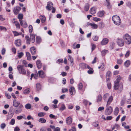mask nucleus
<instances>
[{"label": "nucleus", "mask_w": 131, "mask_h": 131, "mask_svg": "<svg viewBox=\"0 0 131 131\" xmlns=\"http://www.w3.org/2000/svg\"><path fill=\"white\" fill-rule=\"evenodd\" d=\"M49 117L50 118H53L55 119H56L57 118V117L56 116L53 115L52 114H50L49 115Z\"/></svg>", "instance_id": "obj_53"}, {"label": "nucleus", "mask_w": 131, "mask_h": 131, "mask_svg": "<svg viewBox=\"0 0 131 131\" xmlns=\"http://www.w3.org/2000/svg\"><path fill=\"white\" fill-rule=\"evenodd\" d=\"M69 25L70 27L72 28L74 27L75 26V24L73 23L72 22H70L69 24Z\"/></svg>", "instance_id": "obj_63"}, {"label": "nucleus", "mask_w": 131, "mask_h": 131, "mask_svg": "<svg viewBox=\"0 0 131 131\" xmlns=\"http://www.w3.org/2000/svg\"><path fill=\"white\" fill-rule=\"evenodd\" d=\"M40 18L42 23H43L45 21L46 18L43 15H41L40 16Z\"/></svg>", "instance_id": "obj_26"}, {"label": "nucleus", "mask_w": 131, "mask_h": 131, "mask_svg": "<svg viewBox=\"0 0 131 131\" xmlns=\"http://www.w3.org/2000/svg\"><path fill=\"white\" fill-rule=\"evenodd\" d=\"M30 50L32 54L33 55L35 54L36 52V49L34 47H32L30 48Z\"/></svg>", "instance_id": "obj_24"}, {"label": "nucleus", "mask_w": 131, "mask_h": 131, "mask_svg": "<svg viewBox=\"0 0 131 131\" xmlns=\"http://www.w3.org/2000/svg\"><path fill=\"white\" fill-rule=\"evenodd\" d=\"M36 42L38 44H39L41 42V40L40 37H36Z\"/></svg>", "instance_id": "obj_32"}, {"label": "nucleus", "mask_w": 131, "mask_h": 131, "mask_svg": "<svg viewBox=\"0 0 131 131\" xmlns=\"http://www.w3.org/2000/svg\"><path fill=\"white\" fill-rule=\"evenodd\" d=\"M68 60L69 61H70L71 62L70 65L72 67L73 65V59L72 57L70 56H69V58Z\"/></svg>", "instance_id": "obj_25"}, {"label": "nucleus", "mask_w": 131, "mask_h": 131, "mask_svg": "<svg viewBox=\"0 0 131 131\" xmlns=\"http://www.w3.org/2000/svg\"><path fill=\"white\" fill-rule=\"evenodd\" d=\"M83 87V85L82 84L80 83L78 85V88L79 89L81 90Z\"/></svg>", "instance_id": "obj_51"}, {"label": "nucleus", "mask_w": 131, "mask_h": 131, "mask_svg": "<svg viewBox=\"0 0 131 131\" xmlns=\"http://www.w3.org/2000/svg\"><path fill=\"white\" fill-rule=\"evenodd\" d=\"M5 51H6L5 49L4 48H3L1 50L2 54V55H4L5 54Z\"/></svg>", "instance_id": "obj_64"}, {"label": "nucleus", "mask_w": 131, "mask_h": 131, "mask_svg": "<svg viewBox=\"0 0 131 131\" xmlns=\"http://www.w3.org/2000/svg\"><path fill=\"white\" fill-rule=\"evenodd\" d=\"M108 42V39L107 38H104L101 42V44L102 45H106Z\"/></svg>", "instance_id": "obj_11"}, {"label": "nucleus", "mask_w": 131, "mask_h": 131, "mask_svg": "<svg viewBox=\"0 0 131 131\" xmlns=\"http://www.w3.org/2000/svg\"><path fill=\"white\" fill-rule=\"evenodd\" d=\"M36 64L38 68L39 69L41 68V63L40 62V61L39 60H38L36 62Z\"/></svg>", "instance_id": "obj_22"}, {"label": "nucleus", "mask_w": 131, "mask_h": 131, "mask_svg": "<svg viewBox=\"0 0 131 131\" xmlns=\"http://www.w3.org/2000/svg\"><path fill=\"white\" fill-rule=\"evenodd\" d=\"M38 121L42 123H44L46 122V120L44 118H40L38 119Z\"/></svg>", "instance_id": "obj_33"}, {"label": "nucleus", "mask_w": 131, "mask_h": 131, "mask_svg": "<svg viewBox=\"0 0 131 131\" xmlns=\"http://www.w3.org/2000/svg\"><path fill=\"white\" fill-rule=\"evenodd\" d=\"M92 39L93 40L96 41L98 40L99 37L97 36H94L93 37Z\"/></svg>", "instance_id": "obj_49"}, {"label": "nucleus", "mask_w": 131, "mask_h": 131, "mask_svg": "<svg viewBox=\"0 0 131 131\" xmlns=\"http://www.w3.org/2000/svg\"><path fill=\"white\" fill-rule=\"evenodd\" d=\"M126 5L129 8H131V3L130 2H127L126 3Z\"/></svg>", "instance_id": "obj_59"}, {"label": "nucleus", "mask_w": 131, "mask_h": 131, "mask_svg": "<svg viewBox=\"0 0 131 131\" xmlns=\"http://www.w3.org/2000/svg\"><path fill=\"white\" fill-rule=\"evenodd\" d=\"M66 123L70 125L71 124L72 122V119L70 116H69L66 119Z\"/></svg>", "instance_id": "obj_13"}, {"label": "nucleus", "mask_w": 131, "mask_h": 131, "mask_svg": "<svg viewBox=\"0 0 131 131\" xmlns=\"http://www.w3.org/2000/svg\"><path fill=\"white\" fill-rule=\"evenodd\" d=\"M38 73L39 77L42 78H44L45 76V74L42 70L39 71Z\"/></svg>", "instance_id": "obj_15"}, {"label": "nucleus", "mask_w": 131, "mask_h": 131, "mask_svg": "<svg viewBox=\"0 0 131 131\" xmlns=\"http://www.w3.org/2000/svg\"><path fill=\"white\" fill-rule=\"evenodd\" d=\"M121 77L119 76H117L116 80L114 81V89L115 90L118 89L119 91H122L123 89V86L122 84H119V83L120 81Z\"/></svg>", "instance_id": "obj_1"}, {"label": "nucleus", "mask_w": 131, "mask_h": 131, "mask_svg": "<svg viewBox=\"0 0 131 131\" xmlns=\"http://www.w3.org/2000/svg\"><path fill=\"white\" fill-rule=\"evenodd\" d=\"M90 12L92 14H94L96 13V9L95 7H92L90 10Z\"/></svg>", "instance_id": "obj_23"}, {"label": "nucleus", "mask_w": 131, "mask_h": 131, "mask_svg": "<svg viewBox=\"0 0 131 131\" xmlns=\"http://www.w3.org/2000/svg\"><path fill=\"white\" fill-rule=\"evenodd\" d=\"M15 120L14 119H12L10 121V124L12 125H13L15 123Z\"/></svg>", "instance_id": "obj_52"}, {"label": "nucleus", "mask_w": 131, "mask_h": 131, "mask_svg": "<svg viewBox=\"0 0 131 131\" xmlns=\"http://www.w3.org/2000/svg\"><path fill=\"white\" fill-rule=\"evenodd\" d=\"M21 9V8L20 7L16 6L13 8V11L15 14L17 15L18 14Z\"/></svg>", "instance_id": "obj_8"}, {"label": "nucleus", "mask_w": 131, "mask_h": 131, "mask_svg": "<svg viewBox=\"0 0 131 131\" xmlns=\"http://www.w3.org/2000/svg\"><path fill=\"white\" fill-rule=\"evenodd\" d=\"M26 54L27 59L28 60H30L31 59V56L30 53L28 52H27Z\"/></svg>", "instance_id": "obj_28"}, {"label": "nucleus", "mask_w": 131, "mask_h": 131, "mask_svg": "<svg viewBox=\"0 0 131 131\" xmlns=\"http://www.w3.org/2000/svg\"><path fill=\"white\" fill-rule=\"evenodd\" d=\"M15 43L16 46L19 47L21 45V41L20 39H18L15 41Z\"/></svg>", "instance_id": "obj_16"}, {"label": "nucleus", "mask_w": 131, "mask_h": 131, "mask_svg": "<svg viewBox=\"0 0 131 131\" xmlns=\"http://www.w3.org/2000/svg\"><path fill=\"white\" fill-rule=\"evenodd\" d=\"M17 69L19 73L23 75H25L26 71L23 66L21 65H18L17 67Z\"/></svg>", "instance_id": "obj_5"}, {"label": "nucleus", "mask_w": 131, "mask_h": 131, "mask_svg": "<svg viewBox=\"0 0 131 131\" xmlns=\"http://www.w3.org/2000/svg\"><path fill=\"white\" fill-rule=\"evenodd\" d=\"M68 91V90L67 88H63L62 89V91L63 93H64L65 92H67Z\"/></svg>", "instance_id": "obj_62"}, {"label": "nucleus", "mask_w": 131, "mask_h": 131, "mask_svg": "<svg viewBox=\"0 0 131 131\" xmlns=\"http://www.w3.org/2000/svg\"><path fill=\"white\" fill-rule=\"evenodd\" d=\"M53 5L51 2H48L47 3V6L46 7V9L49 11L53 7Z\"/></svg>", "instance_id": "obj_9"}, {"label": "nucleus", "mask_w": 131, "mask_h": 131, "mask_svg": "<svg viewBox=\"0 0 131 131\" xmlns=\"http://www.w3.org/2000/svg\"><path fill=\"white\" fill-rule=\"evenodd\" d=\"M93 70L92 69L89 70L88 71V73L90 74H92L93 73Z\"/></svg>", "instance_id": "obj_61"}, {"label": "nucleus", "mask_w": 131, "mask_h": 131, "mask_svg": "<svg viewBox=\"0 0 131 131\" xmlns=\"http://www.w3.org/2000/svg\"><path fill=\"white\" fill-rule=\"evenodd\" d=\"M23 106L22 104L19 106L15 107L14 109V112L15 114H17L20 113L23 110Z\"/></svg>", "instance_id": "obj_6"}, {"label": "nucleus", "mask_w": 131, "mask_h": 131, "mask_svg": "<svg viewBox=\"0 0 131 131\" xmlns=\"http://www.w3.org/2000/svg\"><path fill=\"white\" fill-rule=\"evenodd\" d=\"M91 45L92 47L91 49L92 51L94 50L96 48V46L93 43H91Z\"/></svg>", "instance_id": "obj_48"}, {"label": "nucleus", "mask_w": 131, "mask_h": 131, "mask_svg": "<svg viewBox=\"0 0 131 131\" xmlns=\"http://www.w3.org/2000/svg\"><path fill=\"white\" fill-rule=\"evenodd\" d=\"M66 107L65 106L64 104H62L61 105V106L59 109V110L62 112L63 110L66 109Z\"/></svg>", "instance_id": "obj_35"}, {"label": "nucleus", "mask_w": 131, "mask_h": 131, "mask_svg": "<svg viewBox=\"0 0 131 131\" xmlns=\"http://www.w3.org/2000/svg\"><path fill=\"white\" fill-rule=\"evenodd\" d=\"M24 55V53L23 52H20L18 53V57L19 58H21Z\"/></svg>", "instance_id": "obj_44"}, {"label": "nucleus", "mask_w": 131, "mask_h": 131, "mask_svg": "<svg viewBox=\"0 0 131 131\" xmlns=\"http://www.w3.org/2000/svg\"><path fill=\"white\" fill-rule=\"evenodd\" d=\"M91 27L92 28L94 29H96L97 28L98 26V25L94 23H92Z\"/></svg>", "instance_id": "obj_36"}, {"label": "nucleus", "mask_w": 131, "mask_h": 131, "mask_svg": "<svg viewBox=\"0 0 131 131\" xmlns=\"http://www.w3.org/2000/svg\"><path fill=\"white\" fill-rule=\"evenodd\" d=\"M99 25L100 27L102 28H103L104 26V24L103 22H101L99 23Z\"/></svg>", "instance_id": "obj_60"}, {"label": "nucleus", "mask_w": 131, "mask_h": 131, "mask_svg": "<svg viewBox=\"0 0 131 131\" xmlns=\"http://www.w3.org/2000/svg\"><path fill=\"white\" fill-rule=\"evenodd\" d=\"M104 10L99 11L97 13V16L99 17H102L104 15Z\"/></svg>", "instance_id": "obj_17"}, {"label": "nucleus", "mask_w": 131, "mask_h": 131, "mask_svg": "<svg viewBox=\"0 0 131 131\" xmlns=\"http://www.w3.org/2000/svg\"><path fill=\"white\" fill-rule=\"evenodd\" d=\"M45 114L43 112H40L38 114V116L39 117H42L44 116Z\"/></svg>", "instance_id": "obj_47"}, {"label": "nucleus", "mask_w": 131, "mask_h": 131, "mask_svg": "<svg viewBox=\"0 0 131 131\" xmlns=\"http://www.w3.org/2000/svg\"><path fill=\"white\" fill-rule=\"evenodd\" d=\"M14 23L15 24L16 28H20V26L19 24L17 21H15L14 22Z\"/></svg>", "instance_id": "obj_37"}, {"label": "nucleus", "mask_w": 131, "mask_h": 131, "mask_svg": "<svg viewBox=\"0 0 131 131\" xmlns=\"http://www.w3.org/2000/svg\"><path fill=\"white\" fill-rule=\"evenodd\" d=\"M102 99V98L101 96L100 95H99L97 97V101L99 102L101 101Z\"/></svg>", "instance_id": "obj_43"}, {"label": "nucleus", "mask_w": 131, "mask_h": 131, "mask_svg": "<svg viewBox=\"0 0 131 131\" xmlns=\"http://www.w3.org/2000/svg\"><path fill=\"white\" fill-rule=\"evenodd\" d=\"M31 107V105L29 103L26 104L25 106V107L27 109H30Z\"/></svg>", "instance_id": "obj_38"}, {"label": "nucleus", "mask_w": 131, "mask_h": 131, "mask_svg": "<svg viewBox=\"0 0 131 131\" xmlns=\"http://www.w3.org/2000/svg\"><path fill=\"white\" fill-rule=\"evenodd\" d=\"M114 23L117 25H119L121 23V20L119 17L116 15L113 16L112 18Z\"/></svg>", "instance_id": "obj_3"}, {"label": "nucleus", "mask_w": 131, "mask_h": 131, "mask_svg": "<svg viewBox=\"0 0 131 131\" xmlns=\"http://www.w3.org/2000/svg\"><path fill=\"white\" fill-rule=\"evenodd\" d=\"M29 30L30 33L32 32L33 30L32 27L31 25H30L29 26Z\"/></svg>", "instance_id": "obj_55"}, {"label": "nucleus", "mask_w": 131, "mask_h": 131, "mask_svg": "<svg viewBox=\"0 0 131 131\" xmlns=\"http://www.w3.org/2000/svg\"><path fill=\"white\" fill-rule=\"evenodd\" d=\"M23 26L24 28H26L27 26V25L26 21H23V24L22 25H21Z\"/></svg>", "instance_id": "obj_41"}, {"label": "nucleus", "mask_w": 131, "mask_h": 131, "mask_svg": "<svg viewBox=\"0 0 131 131\" xmlns=\"http://www.w3.org/2000/svg\"><path fill=\"white\" fill-rule=\"evenodd\" d=\"M108 52V51L106 50H103L102 51L101 53L103 56H105L106 53Z\"/></svg>", "instance_id": "obj_34"}, {"label": "nucleus", "mask_w": 131, "mask_h": 131, "mask_svg": "<svg viewBox=\"0 0 131 131\" xmlns=\"http://www.w3.org/2000/svg\"><path fill=\"white\" fill-rule=\"evenodd\" d=\"M118 45L120 46H123L124 44V42L122 39L118 38L117 42Z\"/></svg>", "instance_id": "obj_10"}, {"label": "nucleus", "mask_w": 131, "mask_h": 131, "mask_svg": "<svg viewBox=\"0 0 131 131\" xmlns=\"http://www.w3.org/2000/svg\"><path fill=\"white\" fill-rule=\"evenodd\" d=\"M6 126L5 123H2L1 125V127L2 129H3Z\"/></svg>", "instance_id": "obj_56"}, {"label": "nucleus", "mask_w": 131, "mask_h": 131, "mask_svg": "<svg viewBox=\"0 0 131 131\" xmlns=\"http://www.w3.org/2000/svg\"><path fill=\"white\" fill-rule=\"evenodd\" d=\"M86 66H87V64L85 63H80L79 65V69L81 68L83 69H86Z\"/></svg>", "instance_id": "obj_18"}, {"label": "nucleus", "mask_w": 131, "mask_h": 131, "mask_svg": "<svg viewBox=\"0 0 131 131\" xmlns=\"http://www.w3.org/2000/svg\"><path fill=\"white\" fill-rule=\"evenodd\" d=\"M130 63V61L129 60H127L124 62V65L126 67H127L129 66Z\"/></svg>", "instance_id": "obj_29"}, {"label": "nucleus", "mask_w": 131, "mask_h": 131, "mask_svg": "<svg viewBox=\"0 0 131 131\" xmlns=\"http://www.w3.org/2000/svg\"><path fill=\"white\" fill-rule=\"evenodd\" d=\"M111 74V72L110 71H108L106 73V77H109Z\"/></svg>", "instance_id": "obj_58"}, {"label": "nucleus", "mask_w": 131, "mask_h": 131, "mask_svg": "<svg viewBox=\"0 0 131 131\" xmlns=\"http://www.w3.org/2000/svg\"><path fill=\"white\" fill-rule=\"evenodd\" d=\"M112 111L113 108L112 107H107L105 111V113L106 115H109L112 113Z\"/></svg>", "instance_id": "obj_7"}, {"label": "nucleus", "mask_w": 131, "mask_h": 131, "mask_svg": "<svg viewBox=\"0 0 131 131\" xmlns=\"http://www.w3.org/2000/svg\"><path fill=\"white\" fill-rule=\"evenodd\" d=\"M118 108L117 107H116L115 108V110L114 111V114L116 115H117L118 114Z\"/></svg>", "instance_id": "obj_40"}, {"label": "nucleus", "mask_w": 131, "mask_h": 131, "mask_svg": "<svg viewBox=\"0 0 131 131\" xmlns=\"http://www.w3.org/2000/svg\"><path fill=\"white\" fill-rule=\"evenodd\" d=\"M69 91L71 95H74L75 93V89L73 87H71L69 89Z\"/></svg>", "instance_id": "obj_14"}, {"label": "nucleus", "mask_w": 131, "mask_h": 131, "mask_svg": "<svg viewBox=\"0 0 131 131\" xmlns=\"http://www.w3.org/2000/svg\"><path fill=\"white\" fill-rule=\"evenodd\" d=\"M36 88L38 90H39L41 88V86L39 83H37L36 84Z\"/></svg>", "instance_id": "obj_57"}, {"label": "nucleus", "mask_w": 131, "mask_h": 131, "mask_svg": "<svg viewBox=\"0 0 131 131\" xmlns=\"http://www.w3.org/2000/svg\"><path fill=\"white\" fill-rule=\"evenodd\" d=\"M20 103L16 101L15 100H14L13 101V105L14 106L16 107H18L20 104Z\"/></svg>", "instance_id": "obj_19"}, {"label": "nucleus", "mask_w": 131, "mask_h": 131, "mask_svg": "<svg viewBox=\"0 0 131 131\" xmlns=\"http://www.w3.org/2000/svg\"><path fill=\"white\" fill-rule=\"evenodd\" d=\"M105 4L108 8L110 9L111 8V6L110 5V0H106Z\"/></svg>", "instance_id": "obj_20"}, {"label": "nucleus", "mask_w": 131, "mask_h": 131, "mask_svg": "<svg viewBox=\"0 0 131 131\" xmlns=\"http://www.w3.org/2000/svg\"><path fill=\"white\" fill-rule=\"evenodd\" d=\"M119 127V126L118 124H115L113 127L112 128V130H113L115 129H118Z\"/></svg>", "instance_id": "obj_39"}, {"label": "nucleus", "mask_w": 131, "mask_h": 131, "mask_svg": "<svg viewBox=\"0 0 131 131\" xmlns=\"http://www.w3.org/2000/svg\"><path fill=\"white\" fill-rule=\"evenodd\" d=\"M104 100L107 102L106 106L110 105L112 102L113 97L112 95L110 96L109 94L107 93L105 94L103 96Z\"/></svg>", "instance_id": "obj_2"}, {"label": "nucleus", "mask_w": 131, "mask_h": 131, "mask_svg": "<svg viewBox=\"0 0 131 131\" xmlns=\"http://www.w3.org/2000/svg\"><path fill=\"white\" fill-rule=\"evenodd\" d=\"M23 18V15L22 14H19L18 16V18L19 19V21L21 25L23 24L22 19Z\"/></svg>", "instance_id": "obj_12"}, {"label": "nucleus", "mask_w": 131, "mask_h": 131, "mask_svg": "<svg viewBox=\"0 0 131 131\" xmlns=\"http://www.w3.org/2000/svg\"><path fill=\"white\" fill-rule=\"evenodd\" d=\"M123 38L126 44L129 45L131 43V37L128 34L124 35L123 36Z\"/></svg>", "instance_id": "obj_4"}, {"label": "nucleus", "mask_w": 131, "mask_h": 131, "mask_svg": "<svg viewBox=\"0 0 131 131\" xmlns=\"http://www.w3.org/2000/svg\"><path fill=\"white\" fill-rule=\"evenodd\" d=\"M104 64L103 63H101V66H99L98 67V68L99 69L101 68V69H102V70H104Z\"/></svg>", "instance_id": "obj_42"}, {"label": "nucleus", "mask_w": 131, "mask_h": 131, "mask_svg": "<svg viewBox=\"0 0 131 131\" xmlns=\"http://www.w3.org/2000/svg\"><path fill=\"white\" fill-rule=\"evenodd\" d=\"M30 91V88H27L24 90L23 93L25 94H29Z\"/></svg>", "instance_id": "obj_30"}, {"label": "nucleus", "mask_w": 131, "mask_h": 131, "mask_svg": "<svg viewBox=\"0 0 131 131\" xmlns=\"http://www.w3.org/2000/svg\"><path fill=\"white\" fill-rule=\"evenodd\" d=\"M12 32L14 34V36H19L20 35V34L18 32L16 31H13Z\"/></svg>", "instance_id": "obj_46"}, {"label": "nucleus", "mask_w": 131, "mask_h": 131, "mask_svg": "<svg viewBox=\"0 0 131 131\" xmlns=\"http://www.w3.org/2000/svg\"><path fill=\"white\" fill-rule=\"evenodd\" d=\"M89 8V4L88 3H86L85 6L84 7V10L86 11H87L88 10Z\"/></svg>", "instance_id": "obj_31"}, {"label": "nucleus", "mask_w": 131, "mask_h": 131, "mask_svg": "<svg viewBox=\"0 0 131 131\" xmlns=\"http://www.w3.org/2000/svg\"><path fill=\"white\" fill-rule=\"evenodd\" d=\"M25 39L26 40V43L27 44L29 45L30 43V41L31 40L30 39L29 36H25Z\"/></svg>", "instance_id": "obj_27"}, {"label": "nucleus", "mask_w": 131, "mask_h": 131, "mask_svg": "<svg viewBox=\"0 0 131 131\" xmlns=\"http://www.w3.org/2000/svg\"><path fill=\"white\" fill-rule=\"evenodd\" d=\"M5 95L6 97L8 99H10L11 97V96L7 92L5 93Z\"/></svg>", "instance_id": "obj_50"}, {"label": "nucleus", "mask_w": 131, "mask_h": 131, "mask_svg": "<svg viewBox=\"0 0 131 131\" xmlns=\"http://www.w3.org/2000/svg\"><path fill=\"white\" fill-rule=\"evenodd\" d=\"M93 20L94 21L97 22L100 21L101 20V19L100 18H97L96 17H94Z\"/></svg>", "instance_id": "obj_54"}, {"label": "nucleus", "mask_w": 131, "mask_h": 131, "mask_svg": "<svg viewBox=\"0 0 131 131\" xmlns=\"http://www.w3.org/2000/svg\"><path fill=\"white\" fill-rule=\"evenodd\" d=\"M7 30L6 28L5 27L2 26H0V30H3L5 31H6Z\"/></svg>", "instance_id": "obj_45"}, {"label": "nucleus", "mask_w": 131, "mask_h": 131, "mask_svg": "<svg viewBox=\"0 0 131 131\" xmlns=\"http://www.w3.org/2000/svg\"><path fill=\"white\" fill-rule=\"evenodd\" d=\"M31 41L32 43H34L35 41V35L32 34H30Z\"/></svg>", "instance_id": "obj_21"}]
</instances>
